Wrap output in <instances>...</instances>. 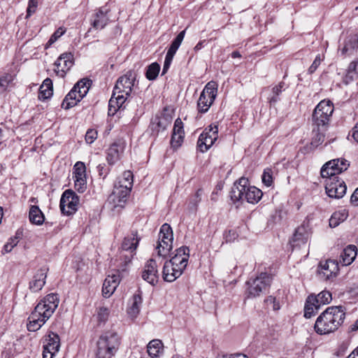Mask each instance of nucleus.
<instances>
[{"instance_id": "f257e3e1", "label": "nucleus", "mask_w": 358, "mask_h": 358, "mask_svg": "<svg viewBox=\"0 0 358 358\" xmlns=\"http://www.w3.org/2000/svg\"><path fill=\"white\" fill-rule=\"evenodd\" d=\"M59 304L57 294H48L35 307L29 315L27 329L29 331H36L52 316Z\"/></svg>"}, {"instance_id": "f03ea898", "label": "nucleus", "mask_w": 358, "mask_h": 358, "mask_svg": "<svg viewBox=\"0 0 358 358\" xmlns=\"http://www.w3.org/2000/svg\"><path fill=\"white\" fill-rule=\"evenodd\" d=\"M345 308L341 306L328 307L317 318L314 329L320 335L329 334L336 331L343 323Z\"/></svg>"}, {"instance_id": "7ed1b4c3", "label": "nucleus", "mask_w": 358, "mask_h": 358, "mask_svg": "<svg viewBox=\"0 0 358 358\" xmlns=\"http://www.w3.org/2000/svg\"><path fill=\"white\" fill-rule=\"evenodd\" d=\"M248 180H235L230 191V197L236 207L246 201L250 203H257L262 196V192L255 186H247Z\"/></svg>"}, {"instance_id": "20e7f679", "label": "nucleus", "mask_w": 358, "mask_h": 358, "mask_svg": "<svg viewBox=\"0 0 358 358\" xmlns=\"http://www.w3.org/2000/svg\"><path fill=\"white\" fill-rule=\"evenodd\" d=\"M134 180H117L114 184L112 193L108 199V208L113 212H119L124 208L133 187Z\"/></svg>"}, {"instance_id": "39448f33", "label": "nucleus", "mask_w": 358, "mask_h": 358, "mask_svg": "<svg viewBox=\"0 0 358 358\" xmlns=\"http://www.w3.org/2000/svg\"><path fill=\"white\" fill-rule=\"evenodd\" d=\"M120 345V338L115 331H106L96 343V358H112Z\"/></svg>"}, {"instance_id": "423d86ee", "label": "nucleus", "mask_w": 358, "mask_h": 358, "mask_svg": "<svg viewBox=\"0 0 358 358\" xmlns=\"http://www.w3.org/2000/svg\"><path fill=\"white\" fill-rule=\"evenodd\" d=\"M334 112V105L330 101L322 100L315 107L313 115V127L327 130Z\"/></svg>"}, {"instance_id": "0eeeda50", "label": "nucleus", "mask_w": 358, "mask_h": 358, "mask_svg": "<svg viewBox=\"0 0 358 358\" xmlns=\"http://www.w3.org/2000/svg\"><path fill=\"white\" fill-rule=\"evenodd\" d=\"M272 277L266 273H261L255 279L247 281L246 295L248 298H255L265 292L271 285Z\"/></svg>"}, {"instance_id": "6e6552de", "label": "nucleus", "mask_w": 358, "mask_h": 358, "mask_svg": "<svg viewBox=\"0 0 358 358\" xmlns=\"http://www.w3.org/2000/svg\"><path fill=\"white\" fill-rule=\"evenodd\" d=\"M173 234L171 226L165 223L162 224L159 233V241L156 246L157 255L166 258L173 248Z\"/></svg>"}, {"instance_id": "1a4fd4ad", "label": "nucleus", "mask_w": 358, "mask_h": 358, "mask_svg": "<svg viewBox=\"0 0 358 358\" xmlns=\"http://www.w3.org/2000/svg\"><path fill=\"white\" fill-rule=\"evenodd\" d=\"M217 92V84L215 81L208 82L201 92L197 101L198 111L206 113L213 103Z\"/></svg>"}, {"instance_id": "9d476101", "label": "nucleus", "mask_w": 358, "mask_h": 358, "mask_svg": "<svg viewBox=\"0 0 358 358\" xmlns=\"http://www.w3.org/2000/svg\"><path fill=\"white\" fill-rule=\"evenodd\" d=\"M350 164L345 159H335L329 161L323 165L320 174L323 178H329L346 171Z\"/></svg>"}, {"instance_id": "9b49d317", "label": "nucleus", "mask_w": 358, "mask_h": 358, "mask_svg": "<svg viewBox=\"0 0 358 358\" xmlns=\"http://www.w3.org/2000/svg\"><path fill=\"white\" fill-rule=\"evenodd\" d=\"M79 198L71 189L65 190L61 197L59 207L64 215H71L78 210Z\"/></svg>"}, {"instance_id": "f8f14e48", "label": "nucleus", "mask_w": 358, "mask_h": 358, "mask_svg": "<svg viewBox=\"0 0 358 358\" xmlns=\"http://www.w3.org/2000/svg\"><path fill=\"white\" fill-rule=\"evenodd\" d=\"M217 137L218 127L210 125L200 134L197 142L198 148L202 152L207 151L217 139Z\"/></svg>"}, {"instance_id": "ddd939ff", "label": "nucleus", "mask_w": 358, "mask_h": 358, "mask_svg": "<svg viewBox=\"0 0 358 358\" xmlns=\"http://www.w3.org/2000/svg\"><path fill=\"white\" fill-rule=\"evenodd\" d=\"M339 263L337 260L327 259L321 262L318 266L317 273L320 278L324 280L335 278L339 271Z\"/></svg>"}, {"instance_id": "4468645a", "label": "nucleus", "mask_w": 358, "mask_h": 358, "mask_svg": "<svg viewBox=\"0 0 358 358\" xmlns=\"http://www.w3.org/2000/svg\"><path fill=\"white\" fill-rule=\"evenodd\" d=\"M136 73L134 71H129L126 74L120 77L116 82L114 90V95L116 93L122 92L129 96L136 80Z\"/></svg>"}, {"instance_id": "2eb2a0df", "label": "nucleus", "mask_w": 358, "mask_h": 358, "mask_svg": "<svg viewBox=\"0 0 358 358\" xmlns=\"http://www.w3.org/2000/svg\"><path fill=\"white\" fill-rule=\"evenodd\" d=\"M43 358H53L60 348V338L58 334L50 332L45 339Z\"/></svg>"}, {"instance_id": "dca6fc26", "label": "nucleus", "mask_w": 358, "mask_h": 358, "mask_svg": "<svg viewBox=\"0 0 358 358\" xmlns=\"http://www.w3.org/2000/svg\"><path fill=\"white\" fill-rule=\"evenodd\" d=\"M57 69L55 71L57 76L64 78L67 71L73 65V55L71 52L62 54L55 62Z\"/></svg>"}, {"instance_id": "f3484780", "label": "nucleus", "mask_w": 358, "mask_h": 358, "mask_svg": "<svg viewBox=\"0 0 358 358\" xmlns=\"http://www.w3.org/2000/svg\"><path fill=\"white\" fill-rule=\"evenodd\" d=\"M310 235L308 227L305 224H302L298 227L289 241V243L292 249L299 248L301 245H304L308 242Z\"/></svg>"}, {"instance_id": "a211bd4d", "label": "nucleus", "mask_w": 358, "mask_h": 358, "mask_svg": "<svg viewBox=\"0 0 358 358\" xmlns=\"http://www.w3.org/2000/svg\"><path fill=\"white\" fill-rule=\"evenodd\" d=\"M142 278L148 283L155 285L159 280L157 264L155 259H150L145 265L141 274Z\"/></svg>"}, {"instance_id": "6ab92c4d", "label": "nucleus", "mask_w": 358, "mask_h": 358, "mask_svg": "<svg viewBox=\"0 0 358 358\" xmlns=\"http://www.w3.org/2000/svg\"><path fill=\"white\" fill-rule=\"evenodd\" d=\"M325 189L329 197L340 199L345 195L347 187L344 180H329L326 183Z\"/></svg>"}, {"instance_id": "aec40b11", "label": "nucleus", "mask_w": 358, "mask_h": 358, "mask_svg": "<svg viewBox=\"0 0 358 358\" xmlns=\"http://www.w3.org/2000/svg\"><path fill=\"white\" fill-rule=\"evenodd\" d=\"M189 257V249L187 246H182L175 250L174 255L168 260L175 266H179L185 269Z\"/></svg>"}, {"instance_id": "412c9836", "label": "nucleus", "mask_w": 358, "mask_h": 358, "mask_svg": "<svg viewBox=\"0 0 358 358\" xmlns=\"http://www.w3.org/2000/svg\"><path fill=\"white\" fill-rule=\"evenodd\" d=\"M185 269L175 266V264L166 261L162 271L163 279L169 282H172L178 278L184 272Z\"/></svg>"}, {"instance_id": "4be33fe9", "label": "nucleus", "mask_w": 358, "mask_h": 358, "mask_svg": "<svg viewBox=\"0 0 358 358\" xmlns=\"http://www.w3.org/2000/svg\"><path fill=\"white\" fill-rule=\"evenodd\" d=\"M48 268L43 266L38 269L34 275L33 278L29 282V289L32 292L40 291L45 283Z\"/></svg>"}, {"instance_id": "5701e85b", "label": "nucleus", "mask_w": 358, "mask_h": 358, "mask_svg": "<svg viewBox=\"0 0 358 358\" xmlns=\"http://www.w3.org/2000/svg\"><path fill=\"white\" fill-rule=\"evenodd\" d=\"M110 9L106 6L99 8L94 15V19L92 23V27L96 29H103L109 22L108 13Z\"/></svg>"}, {"instance_id": "b1692460", "label": "nucleus", "mask_w": 358, "mask_h": 358, "mask_svg": "<svg viewBox=\"0 0 358 358\" xmlns=\"http://www.w3.org/2000/svg\"><path fill=\"white\" fill-rule=\"evenodd\" d=\"M118 275H108L104 280L102 287V294L105 298H109L115 292L120 283Z\"/></svg>"}, {"instance_id": "393cba45", "label": "nucleus", "mask_w": 358, "mask_h": 358, "mask_svg": "<svg viewBox=\"0 0 358 358\" xmlns=\"http://www.w3.org/2000/svg\"><path fill=\"white\" fill-rule=\"evenodd\" d=\"M357 250L355 245H348L342 251L338 263L343 266L351 264L357 256Z\"/></svg>"}, {"instance_id": "a878e982", "label": "nucleus", "mask_w": 358, "mask_h": 358, "mask_svg": "<svg viewBox=\"0 0 358 358\" xmlns=\"http://www.w3.org/2000/svg\"><path fill=\"white\" fill-rule=\"evenodd\" d=\"M123 152V147L117 143H113L107 150L106 160L110 165H113L120 159Z\"/></svg>"}, {"instance_id": "bb28decb", "label": "nucleus", "mask_w": 358, "mask_h": 358, "mask_svg": "<svg viewBox=\"0 0 358 358\" xmlns=\"http://www.w3.org/2000/svg\"><path fill=\"white\" fill-rule=\"evenodd\" d=\"M171 124V119L168 115L155 116L150 124L152 131L158 134L160 131L165 130Z\"/></svg>"}, {"instance_id": "cd10ccee", "label": "nucleus", "mask_w": 358, "mask_h": 358, "mask_svg": "<svg viewBox=\"0 0 358 358\" xmlns=\"http://www.w3.org/2000/svg\"><path fill=\"white\" fill-rule=\"evenodd\" d=\"M138 243L139 238L137 236V232L133 231L130 235L124 238L121 250L135 252Z\"/></svg>"}, {"instance_id": "c85d7f7f", "label": "nucleus", "mask_w": 358, "mask_h": 358, "mask_svg": "<svg viewBox=\"0 0 358 358\" xmlns=\"http://www.w3.org/2000/svg\"><path fill=\"white\" fill-rule=\"evenodd\" d=\"M142 296L139 292L138 294H135L131 300V304L127 309V313L131 317H136L140 312L141 306L142 303Z\"/></svg>"}, {"instance_id": "c756f323", "label": "nucleus", "mask_w": 358, "mask_h": 358, "mask_svg": "<svg viewBox=\"0 0 358 358\" xmlns=\"http://www.w3.org/2000/svg\"><path fill=\"white\" fill-rule=\"evenodd\" d=\"M81 99H82L78 98L77 91L72 88L64 99L62 103V108L65 110H68L75 106Z\"/></svg>"}, {"instance_id": "7c9ffc66", "label": "nucleus", "mask_w": 358, "mask_h": 358, "mask_svg": "<svg viewBox=\"0 0 358 358\" xmlns=\"http://www.w3.org/2000/svg\"><path fill=\"white\" fill-rule=\"evenodd\" d=\"M53 94L52 82L50 78H46L39 88L38 99L45 100L49 99Z\"/></svg>"}, {"instance_id": "2f4dec72", "label": "nucleus", "mask_w": 358, "mask_h": 358, "mask_svg": "<svg viewBox=\"0 0 358 358\" xmlns=\"http://www.w3.org/2000/svg\"><path fill=\"white\" fill-rule=\"evenodd\" d=\"M29 218L31 224L41 225L45 220L43 212L37 206H31L29 212Z\"/></svg>"}, {"instance_id": "473e14b6", "label": "nucleus", "mask_w": 358, "mask_h": 358, "mask_svg": "<svg viewBox=\"0 0 358 358\" xmlns=\"http://www.w3.org/2000/svg\"><path fill=\"white\" fill-rule=\"evenodd\" d=\"M92 80L89 78H83L78 81L73 86L78 94V98L83 99L87 94L91 86Z\"/></svg>"}, {"instance_id": "72a5a7b5", "label": "nucleus", "mask_w": 358, "mask_h": 358, "mask_svg": "<svg viewBox=\"0 0 358 358\" xmlns=\"http://www.w3.org/2000/svg\"><path fill=\"white\" fill-rule=\"evenodd\" d=\"M332 299L331 294L330 292L324 290L319 293L317 296L310 295L309 296V302L315 301L317 303L320 307L322 305L328 304L331 302Z\"/></svg>"}, {"instance_id": "f704fd0d", "label": "nucleus", "mask_w": 358, "mask_h": 358, "mask_svg": "<svg viewBox=\"0 0 358 358\" xmlns=\"http://www.w3.org/2000/svg\"><path fill=\"white\" fill-rule=\"evenodd\" d=\"M348 216L345 210L334 212L329 219V226L332 228L336 227L341 222H344Z\"/></svg>"}, {"instance_id": "c9c22d12", "label": "nucleus", "mask_w": 358, "mask_h": 358, "mask_svg": "<svg viewBox=\"0 0 358 358\" xmlns=\"http://www.w3.org/2000/svg\"><path fill=\"white\" fill-rule=\"evenodd\" d=\"M284 86L285 83L282 81L271 89V94L267 98L268 102L271 106H275V103L280 100L279 96L281 94Z\"/></svg>"}, {"instance_id": "e433bc0d", "label": "nucleus", "mask_w": 358, "mask_h": 358, "mask_svg": "<svg viewBox=\"0 0 358 358\" xmlns=\"http://www.w3.org/2000/svg\"><path fill=\"white\" fill-rule=\"evenodd\" d=\"M162 347L163 344L160 340L154 339L148 345V353L152 358L157 357L162 351Z\"/></svg>"}, {"instance_id": "4c0bfd02", "label": "nucleus", "mask_w": 358, "mask_h": 358, "mask_svg": "<svg viewBox=\"0 0 358 358\" xmlns=\"http://www.w3.org/2000/svg\"><path fill=\"white\" fill-rule=\"evenodd\" d=\"M327 130H322L317 128V127H313V136L311 141V145L317 148L322 144L324 140V132Z\"/></svg>"}, {"instance_id": "58836bf2", "label": "nucleus", "mask_w": 358, "mask_h": 358, "mask_svg": "<svg viewBox=\"0 0 358 358\" xmlns=\"http://www.w3.org/2000/svg\"><path fill=\"white\" fill-rule=\"evenodd\" d=\"M320 308V306L315 301L309 302V296H308L305 307H304V317L306 318H310Z\"/></svg>"}, {"instance_id": "ea45409f", "label": "nucleus", "mask_w": 358, "mask_h": 358, "mask_svg": "<svg viewBox=\"0 0 358 358\" xmlns=\"http://www.w3.org/2000/svg\"><path fill=\"white\" fill-rule=\"evenodd\" d=\"M160 71V65L157 62H153L147 67L145 77L149 80H155Z\"/></svg>"}, {"instance_id": "a19ab883", "label": "nucleus", "mask_w": 358, "mask_h": 358, "mask_svg": "<svg viewBox=\"0 0 358 358\" xmlns=\"http://www.w3.org/2000/svg\"><path fill=\"white\" fill-rule=\"evenodd\" d=\"M357 62L353 61L350 63L347 72L344 78V81L345 83H348L352 80H354L357 77Z\"/></svg>"}, {"instance_id": "79ce46f5", "label": "nucleus", "mask_w": 358, "mask_h": 358, "mask_svg": "<svg viewBox=\"0 0 358 358\" xmlns=\"http://www.w3.org/2000/svg\"><path fill=\"white\" fill-rule=\"evenodd\" d=\"M86 166L83 162H77L73 166L74 176L76 179H83L84 177L86 178Z\"/></svg>"}, {"instance_id": "37998d69", "label": "nucleus", "mask_w": 358, "mask_h": 358, "mask_svg": "<svg viewBox=\"0 0 358 358\" xmlns=\"http://www.w3.org/2000/svg\"><path fill=\"white\" fill-rule=\"evenodd\" d=\"M135 252H131L127 251L120 252V260L121 261L120 264L122 265V270L124 271V266H126L129 262H131Z\"/></svg>"}, {"instance_id": "c03bdc74", "label": "nucleus", "mask_w": 358, "mask_h": 358, "mask_svg": "<svg viewBox=\"0 0 358 358\" xmlns=\"http://www.w3.org/2000/svg\"><path fill=\"white\" fill-rule=\"evenodd\" d=\"M66 32V29L63 27L58 28L53 34L50 36L46 44V48L53 44L55 41L58 40L64 33Z\"/></svg>"}, {"instance_id": "a18cd8bd", "label": "nucleus", "mask_w": 358, "mask_h": 358, "mask_svg": "<svg viewBox=\"0 0 358 358\" xmlns=\"http://www.w3.org/2000/svg\"><path fill=\"white\" fill-rule=\"evenodd\" d=\"M15 76L10 73H6L0 76V87L4 90L14 80Z\"/></svg>"}, {"instance_id": "49530a36", "label": "nucleus", "mask_w": 358, "mask_h": 358, "mask_svg": "<svg viewBox=\"0 0 358 358\" xmlns=\"http://www.w3.org/2000/svg\"><path fill=\"white\" fill-rule=\"evenodd\" d=\"M358 48V43L356 40H355V35L351 36L348 41L345 43L342 52L343 53L347 52L349 50H354Z\"/></svg>"}, {"instance_id": "de8ad7c7", "label": "nucleus", "mask_w": 358, "mask_h": 358, "mask_svg": "<svg viewBox=\"0 0 358 358\" xmlns=\"http://www.w3.org/2000/svg\"><path fill=\"white\" fill-rule=\"evenodd\" d=\"M184 139V135H178V134H172L171 139V146L177 149L178 148L182 143Z\"/></svg>"}, {"instance_id": "09e8293b", "label": "nucleus", "mask_w": 358, "mask_h": 358, "mask_svg": "<svg viewBox=\"0 0 358 358\" xmlns=\"http://www.w3.org/2000/svg\"><path fill=\"white\" fill-rule=\"evenodd\" d=\"M185 135L183 123L180 118H177L174 122L172 134Z\"/></svg>"}, {"instance_id": "8fccbe9b", "label": "nucleus", "mask_w": 358, "mask_h": 358, "mask_svg": "<svg viewBox=\"0 0 358 358\" xmlns=\"http://www.w3.org/2000/svg\"><path fill=\"white\" fill-rule=\"evenodd\" d=\"M185 29L180 31L178 35L175 38V39L172 41L171 44V46H172L173 48H176V49H178L180 44L182 43L183 39H184V37H185Z\"/></svg>"}, {"instance_id": "3c124183", "label": "nucleus", "mask_w": 358, "mask_h": 358, "mask_svg": "<svg viewBox=\"0 0 358 358\" xmlns=\"http://www.w3.org/2000/svg\"><path fill=\"white\" fill-rule=\"evenodd\" d=\"M238 238V234L235 230L229 229L224 234V238L227 243L234 242Z\"/></svg>"}, {"instance_id": "603ef678", "label": "nucleus", "mask_w": 358, "mask_h": 358, "mask_svg": "<svg viewBox=\"0 0 358 358\" xmlns=\"http://www.w3.org/2000/svg\"><path fill=\"white\" fill-rule=\"evenodd\" d=\"M109 315V310L105 307H101L97 312V318L99 322L107 320Z\"/></svg>"}, {"instance_id": "864d4df0", "label": "nucleus", "mask_w": 358, "mask_h": 358, "mask_svg": "<svg viewBox=\"0 0 358 358\" xmlns=\"http://www.w3.org/2000/svg\"><path fill=\"white\" fill-rule=\"evenodd\" d=\"M97 131L95 129H90L85 134V141L87 143H92L97 138Z\"/></svg>"}, {"instance_id": "5fc2aeb1", "label": "nucleus", "mask_w": 358, "mask_h": 358, "mask_svg": "<svg viewBox=\"0 0 358 358\" xmlns=\"http://www.w3.org/2000/svg\"><path fill=\"white\" fill-rule=\"evenodd\" d=\"M38 1L29 0L26 18H29L36 10Z\"/></svg>"}, {"instance_id": "6e6d98bb", "label": "nucleus", "mask_w": 358, "mask_h": 358, "mask_svg": "<svg viewBox=\"0 0 358 358\" xmlns=\"http://www.w3.org/2000/svg\"><path fill=\"white\" fill-rule=\"evenodd\" d=\"M74 187L78 192H84L87 189V180H74Z\"/></svg>"}, {"instance_id": "4d7b16f0", "label": "nucleus", "mask_w": 358, "mask_h": 358, "mask_svg": "<svg viewBox=\"0 0 358 358\" xmlns=\"http://www.w3.org/2000/svg\"><path fill=\"white\" fill-rule=\"evenodd\" d=\"M17 244V241L13 239L10 238L9 239V241L4 245L3 253H8L10 252L13 248L16 246Z\"/></svg>"}, {"instance_id": "13d9d810", "label": "nucleus", "mask_w": 358, "mask_h": 358, "mask_svg": "<svg viewBox=\"0 0 358 358\" xmlns=\"http://www.w3.org/2000/svg\"><path fill=\"white\" fill-rule=\"evenodd\" d=\"M321 61L322 59L320 56L317 55L308 70L309 74L313 73L317 70L318 66L320 65Z\"/></svg>"}, {"instance_id": "bf43d9fd", "label": "nucleus", "mask_w": 358, "mask_h": 358, "mask_svg": "<svg viewBox=\"0 0 358 358\" xmlns=\"http://www.w3.org/2000/svg\"><path fill=\"white\" fill-rule=\"evenodd\" d=\"M128 96H129L125 95V94L122 92L116 93L115 99L117 101H118L117 103L119 104V106H120V108L122 106L123 103L127 101Z\"/></svg>"}, {"instance_id": "052dcab7", "label": "nucleus", "mask_w": 358, "mask_h": 358, "mask_svg": "<svg viewBox=\"0 0 358 358\" xmlns=\"http://www.w3.org/2000/svg\"><path fill=\"white\" fill-rule=\"evenodd\" d=\"M97 171L99 172V176L103 177L104 179L106 177L108 169L106 167L105 164H99L97 166Z\"/></svg>"}, {"instance_id": "680f3d73", "label": "nucleus", "mask_w": 358, "mask_h": 358, "mask_svg": "<svg viewBox=\"0 0 358 358\" xmlns=\"http://www.w3.org/2000/svg\"><path fill=\"white\" fill-rule=\"evenodd\" d=\"M115 95H114V91H113L112 96L110 99L109 102H108V106L109 107H113V108H115V109L118 110L119 108H120V106H119V104L117 103L118 101H117L115 100Z\"/></svg>"}, {"instance_id": "e2e57ef3", "label": "nucleus", "mask_w": 358, "mask_h": 358, "mask_svg": "<svg viewBox=\"0 0 358 358\" xmlns=\"http://www.w3.org/2000/svg\"><path fill=\"white\" fill-rule=\"evenodd\" d=\"M173 59L165 57L162 75H164L169 70Z\"/></svg>"}, {"instance_id": "0e129e2a", "label": "nucleus", "mask_w": 358, "mask_h": 358, "mask_svg": "<svg viewBox=\"0 0 358 358\" xmlns=\"http://www.w3.org/2000/svg\"><path fill=\"white\" fill-rule=\"evenodd\" d=\"M350 202L355 206H358V187L351 196Z\"/></svg>"}, {"instance_id": "69168bd1", "label": "nucleus", "mask_w": 358, "mask_h": 358, "mask_svg": "<svg viewBox=\"0 0 358 358\" xmlns=\"http://www.w3.org/2000/svg\"><path fill=\"white\" fill-rule=\"evenodd\" d=\"M177 50V49L170 45L165 57L173 59Z\"/></svg>"}, {"instance_id": "338daca9", "label": "nucleus", "mask_w": 358, "mask_h": 358, "mask_svg": "<svg viewBox=\"0 0 358 358\" xmlns=\"http://www.w3.org/2000/svg\"><path fill=\"white\" fill-rule=\"evenodd\" d=\"M221 358H248L246 355L243 354H236V355H223Z\"/></svg>"}, {"instance_id": "774afa93", "label": "nucleus", "mask_w": 358, "mask_h": 358, "mask_svg": "<svg viewBox=\"0 0 358 358\" xmlns=\"http://www.w3.org/2000/svg\"><path fill=\"white\" fill-rule=\"evenodd\" d=\"M352 136L358 143V122L352 129Z\"/></svg>"}]
</instances>
